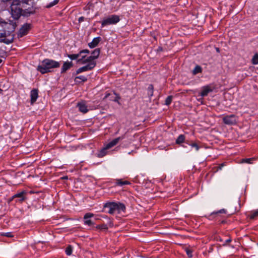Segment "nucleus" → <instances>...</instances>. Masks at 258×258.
<instances>
[{"mask_svg":"<svg viewBox=\"0 0 258 258\" xmlns=\"http://www.w3.org/2000/svg\"><path fill=\"white\" fill-rule=\"evenodd\" d=\"M0 25L4 28V32H0V42L6 44L13 42L14 39L15 27L13 24L0 20Z\"/></svg>","mask_w":258,"mask_h":258,"instance_id":"1","label":"nucleus"},{"mask_svg":"<svg viewBox=\"0 0 258 258\" xmlns=\"http://www.w3.org/2000/svg\"><path fill=\"white\" fill-rule=\"evenodd\" d=\"M60 67L59 62L53 59L45 58L42 60L41 64L38 66L37 70L42 74L51 72L52 70Z\"/></svg>","mask_w":258,"mask_h":258,"instance_id":"2","label":"nucleus"},{"mask_svg":"<svg viewBox=\"0 0 258 258\" xmlns=\"http://www.w3.org/2000/svg\"><path fill=\"white\" fill-rule=\"evenodd\" d=\"M104 208L108 209V213L110 214H114L115 212L120 213L124 211L125 207L124 204L119 202H108L104 204Z\"/></svg>","mask_w":258,"mask_h":258,"instance_id":"3","label":"nucleus"},{"mask_svg":"<svg viewBox=\"0 0 258 258\" xmlns=\"http://www.w3.org/2000/svg\"><path fill=\"white\" fill-rule=\"evenodd\" d=\"M124 138V136L119 137L112 140L105 145V146L101 149L96 154V156L99 158H102L107 154V150L115 146L120 140Z\"/></svg>","mask_w":258,"mask_h":258,"instance_id":"4","label":"nucleus"},{"mask_svg":"<svg viewBox=\"0 0 258 258\" xmlns=\"http://www.w3.org/2000/svg\"><path fill=\"white\" fill-rule=\"evenodd\" d=\"M21 2L19 0H14L11 6V13L14 19H18L21 15L22 9L20 7Z\"/></svg>","mask_w":258,"mask_h":258,"instance_id":"5","label":"nucleus"},{"mask_svg":"<svg viewBox=\"0 0 258 258\" xmlns=\"http://www.w3.org/2000/svg\"><path fill=\"white\" fill-rule=\"evenodd\" d=\"M100 53V49L96 48L92 52V55L87 57L86 58H85L86 56H82L81 58L78 59L77 61L82 64L86 63L87 61H96L95 59L99 57Z\"/></svg>","mask_w":258,"mask_h":258,"instance_id":"6","label":"nucleus"},{"mask_svg":"<svg viewBox=\"0 0 258 258\" xmlns=\"http://www.w3.org/2000/svg\"><path fill=\"white\" fill-rule=\"evenodd\" d=\"M120 21L119 17L116 15H112L103 19L101 22V27L107 25H114Z\"/></svg>","mask_w":258,"mask_h":258,"instance_id":"7","label":"nucleus"},{"mask_svg":"<svg viewBox=\"0 0 258 258\" xmlns=\"http://www.w3.org/2000/svg\"><path fill=\"white\" fill-rule=\"evenodd\" d=\"M86 65L77 70L76 74H80L84 72L92 70L96 66V61H87Z\"/></svg>","mask_w":258,"mask_h":258,"instance_id":"8","label":"nucleus"},{"mask_svg":"<svg viewBox=\"0 0 258 258\" xmlns=\"http://www.w3.org/2000/svg\"><path fill=\"white\" fill-rule=\"evenodd\" d=\"M26 195L27 192L25 190H23L13 195V198H16L15 203H22L27 199Z\"/></svg>","mask_w":258,"mask_h":258,"instance_id":"9","label":"nucleus"},{"mask_svg":"<svg viewBox=\"0 0 258 258\" xmlns=\"http://www.w3.org/2000/svg\"><path fill=\"white\" fill-rule=\"evenodd\" d=\"M237 119V117L235 115L231 114L224 116L223 118V121L226 124L233 125L236 123Z\"/></svg>","mask_w":258,"mask_h":258,"instance_id":"10","label":"nucleus"},{"mask_svg":"<svg viewBox=\"0 0 258 258\" xmlns=\"http://www.w3.org/2000/svg\"><path fill=\"white\" fill-rule=\"evenodd\" d=\"M201 89L202 90L199 95L202 97H204L207 96L209 93L212 92L214 90V87L210 85H208L202 87Z\"/></svg>","mask_w":258,"mask_h":258,"instance_id":"11","label":"nucleus"},{"mask_svg":"<svg viewBox=\"0 0 258 258\" xmlns=\"http://www.w3.org/2000/svg\"><path fill=\"white\" fill-rule=\"evenodd\" d=\"M226 211L225 209H223L220 210L218 211L213 212V213H212L208 216V219L209 220L215 219L216 220H217L219 219L220 214H226Z\"/></svg>","mask_w":258,"mask_h":258,"instance_id":"12","label":"nucleus"},{"mask_svg":"<svg viewBox=\"0 0 258 258\" xmlns=\"http://www.w3.org/2000/svg\"><path fill=\"white\" fill-rule=\"evenodd\" d=\"M30 29V24L26 23V24L23 25L19 30L18 36L19 37H22L24 36V35H26L28 33Z\"/></svg>","mask_w":258,"mask_h":258,"instance_id":"13","label":"nucleus"},{"mask_svg":"<svg viewBox=\"0 0 258 258\" xmlns=\"http://www.w3.org/2000/svg\"><path fill=\"white\" fill-rule=\"evenodd\" d=\"M94 216V214L91 213H87L84 216V223L85 225L92 226L94 225V223L89 219Z\"/></svg>","mask_w":258,"mask_h":258,"instance_id":"14","label":"nucleus"},{"mask_svg":"<svg viewBox=\"0 0 258 258\" xmlns=\"http://www.w3.org/2000/svg\"><path fill=\"white\" fill-rule=\"evenodd\" d=\"M77 107L79 108V111L83 113H86L88 111V107L86 102L84 101L78 102L77 103Z\"/></svg>","mask_w":258,"mask_h":258,"instance_id":"15","label":"nucleus"},{"mask_svg":"<svg viewBox=\"0 0 258 258\" xmlns=\"http://www.w3.org/2000/svg\"><path fill=\"white\" fill-rule=\"evenodd\" d=\"M31 104H33L36 101L38 97V90L37 89H33L30 92Z\"/></svg>","mask_w":258,"mask_h":258,"instance_id":"16","label":"nucleus"},{"mask_svg":"<svg viewBox=\"0 0 258 258\" xmlns=\"http://www.w3.org/2000/svg\"><path fill=\"white\" fill-rule=\"evenodd\" d=\"M73 64L72 61H66L63 63L61 69V73H63L66 72L67 70L70 69L71 67H72Z\"/></svg>","mask_w":258,"mask_h":258,"instance_id":"17","label":"nucleus"},{"mask_svg":"<svg viewBox=\"0 0 258 258\" xmlns=\"http://www.w3.org/2000/svg\"><path fill=\"white\" fill-rule=\"evenodd\" d=\"M131 183L127 180H123L122 179L115 180V186H122L125 185H130Z\"/></svg>","mask_w":258,"mask_h":258,"instance_id":"18","label":"nucleus"},{"mask_svg":"<svg viewBox=\"0 0 258 258\" xmlns=\"http://www.w3.org/2000/svg\"><path fill=\"white\" fill-rule=\"evenodd\" d=\"M101 38L100 37L94 38L91 42L88 43V46L91 48H94L97 46Z\"/></svg>","mask_w":258,"mask_h":258,"instance_id":"19","label":"nucleus"},{"mask_svg":"<svg viewBox=\"0 0 258 258\" xmlns=\"http://www.w3.org/2000/svg\"><path fill=\"white\" fill-rule=\"evenodd\" d=\"M186 143L188 144L191 148H195L196 151H198L201 148V146L199 145V143H200V142L199 141L195 142L192 141L190 143L187 141Z\"/></svg>","mask_w":258,"mask_h":258,"instance_id":"20","label":"nucleus"},{"mask_svg":"<svg viewBox=\"0 0 258 258\" xmlns=\"http://www.w3.org/2000/svg\"><path fill=\"white\" fill-rule=\"evenodd\" d=\"M75 82L77 83H84L87 81V78L84 76H79L75 78Z\"/></svg>","mask_w":258,"mask_h":258,"instance_id":"21","label":"nucleus"},{"mask_svg":"<svg viewBox=\"0 0 258 258\" xmlns=\"http://www.w3.org/2000/svg\"><path fill=\"white\" fill-rule=\"evenodd\" d=\"M185 137L183 135H180L177 139L176 140V144L177 145H180L185 142Z\"/></svg>","mask_w":258,"mask_h":258,"instance_id":"22","label":"nucleus"},{"mask_svg":"<svg viewBox=\"0 0 258 258\" xmlns=\"http://www.w3.org/2000/svg\"><path fill=\"white\" fill-rule=\"evenodd\" d=\"M256 159V158H245L241 159L240 163H247V164H252V162Z\"/></svg>","mask_w":258,"mask_h":258,"instance_id":"23","label":"nucleus"},{"mask_svg":"<svg viewBox=\"0 0 258 258\" xmlns=\"http://www.w3.org/2000/svg\"><path fill=\"white\" fill-rule=\"evenodd\" d=\"M257 216H258V210L251 211L248 215V217L250 219H253L257 217Z\"/></svg>","mask_w":258,"mask_h":258,"instance_id":"24","label":"nucleus"},{"mask_svg":"<svg viewBox=\"0 0 258 258\" xmlns=\"http://www.w3.org/2000/svg\"><path fill=\"white\" fill-rule=\"evenodd\" d=\"M154 86L152 84H150L148 88V95L149 97H151L153 95Z\"/></svg>","mask_w":258,"mask_h":258,"instance_id":"25","label":"nucleus"},{"mask_svg":"<svg viewBox=\"0 0 258 258\" xmlns=\"http://www.w3.org/2000/svg\"><path fill=\"white\" fill-rule=\"evenodd\" d=\"M202 72V69L201 67L199 65H197L192 71V74L194 75H196L198 73H201Z\"/></svg>","mask_w":258,"mask_h":258,"instance_id":"26","label":"nucleus"},{"mask_svg":"<svg viewBox=\"0 0 258 258\" xmlns=\"http://www.w3.org/2000/svg\"><path fill=\"white\" fill-rule=\"evenodd\" d=\"M67 56L72 60H76L80 56V53L68 54Z\"/></svg>","mask_w":258,"mask_h":258,"instance_id":"27","label":"nucleus"},{"mask_svg":"<svg viewBox=\"0 0 258 258\" xmlns=\"http://www.w3.org/2000/svg\"><path fill=\"white\" fill-rule=\"evenodd\" d=\"M95 228L96 229H99V230H107L108 229V226H107V225L106 224H100V225H97L95 227Z\"/></svg>","mask_w":258,"mask_h":258,"instance_id":"28","label":"nucleus"},{"mask_svg":"<svg viewBox=\"0 0 258 258\" xmlns=\"http://www.w3.org/2000/svg\"><path fill=\"white\" fill-rule=\"evenodd\" d=\"M73 251V247L71 245H68L66 248V253L68 255H70L72 254Z\"/></svg>","mask_w":258,"mask_h":258,"instance_id":"29","label":"nucleus"},{"mask_svg":"<svg viewBox=\"0 0 258 258\" xmlns=\"http://www.w3.org/2000/svg\"><path fill=\"white\" fill-rule=\"evenodd\" d=\"M59 2V0H54L53 1L49 3L48 4H47L46 6V8H50L52 7L53 6L56 5Z\"/></svg>","mask_w":258,"mask_h":258,"instance_id":"30","label":"nucleus"},{"mask_svg":"<svg viewBox=\"0 0 258 258\" xmlns=\"http://www.w3.org/2000/svg\"><path fill=\"white\" fill-rule=\"evenodd\" d=\"M252 63L253 64H258V54H255L251 60Z\"/></svg>","mask_w":258,"mask_h":258,"instance_id":"31","label":"nucleus"},{"mask_svg":"<svg viewBox=\"0 0 258 258\" xmlns=\"http://www.w3.org/2000/svg\"><path fill=\"white\" fill-rule=\"evenodd\" d=\"M172 96H168L166 100H165V104L166 105H169L171 104V102H172Z\"/></svg>","mask_w":258,"mask_h":258,"instance_id":"32","label":"nucleus"},{"mask_svg":"<svg viewBox=\"0 0 258 258\" xmlns=\"http://www.w3.org/2000/svg\"><path fill=\"white\" fill-rule=\"evenodd\" d=\"M186 253L189 257H192V250L188 248H186L185 249Z\"/></svg>","mask_w":258,"mask_h":258,"instance_id":"33","label":"nucleus"},{"mask_svg":"<svg viewBox=\"0 0 258 258\" xmlns=\"http://www.w3.org/2000/svg\"><path fill=\"white\" fill-rule=\"evenodd\" d=\"M2 235L8 237H13V234L12 232H6V233H3L2 234Z\"/></svg>","mask_w":258,"mask_h":258,"instance_id":"34","label":"nucleus"},{"mask_svg":"<svg viewBox=\"0 0 258 258\" xmlns=\"http://www.w3.org/2000/svg\"><path fill=\"white\" fill-rule=\"evenodd\" d=\"M89 53L90 51L88 49H83L79 52V53H80V56L82 53L89 54Z\"/></svg>","mask_w":258,"mask_h":258,"instance_id":"35","label":"nucleus"},{"mask_svg":"<svg viewBox=\"0 0 258 258\" xmlns=\"http://www.w3.org/2000/svg\"><path fill=\"white\" fill-rule=\"evenodd\" d=\"M109 222L108 223V224L109 225V226L111 227L113 226V223L110 220V219H109Z\"/></svg>","mask_w":258,"mask_h":258,"instance_id":"36","label":"nucleus"},{"mask_svg":"<svg viewBox=\"0 0 258 258\" xmlns=\"http://www.w3.org/2000/svg\"><path fill=\"white\" fill-rule=\"evenodd\" d=\"M15 199L16 198H13V196L11 198L9 199V202H12L14 200H15Z\"/></svg>","mask_w":258,"mask_h":258,"instance_id":"37","label":"nucleus"},{"mask_svg":"<svg viewBox=\"0 0 258 258\" xmlns=\"http://www.w3.org/2000/svg\"><path fill=\"white\" fill-rule=\"evenodd\" d=\"M84 21V17H81L79 19V22H81Z\"/></svg>","mask_w":258,"mask_h":258,"instance_id":"38","label":"nucleus"},{"mask_svg":"<svg viewBox=\"0 0 258 258\" xmlns=\"http://www.w3.org/2000/svg\"><path fill=\"white\" fill-rule=\"evenodd\" d=\"M224 166V164L223 163L221 164L219 166V169H221L222 167Z\"/></svg>","mask_w":258,"mask_h":258,"instance_id":"39","label":"nucleus"},{"mask_svg":"<svg viewBox=\"0 0 258 258\" xmlns=\"http://www.w3.org/2000/svg\"><path fill=\"white\" fill-rule=\"evenodd\" d=\"M231 238H229V239H227V240H226V243L230 242H231Z\"/></svg>","mask_w":258,"mask_h":258,"instance_id":"40","label":"nucleus"},{"mask_svg":"<svg viewBox=\"0 0 258 258\" xmlns=\"http://www.w3.org/2000/svg\"><path fill=\"white\" fill-rule=\"evenodd\" d=\"M102 218H107V216H106V215H103V216H101Z\"/></svg>","mask_w":258,"mask_h":258,"instance_id":"41","label":"nucleus"},{"mask_svg":"<svg viewBox=\"0 0 258 258\" xmlns=\"http://www.w3.org/2000/svg\"><path fill=\"white\" fill-rule=\"evenodd\" d=\"M3 92V90L0 88V94Z\"/></svg>","mask_w":258,"mask_h":258,"instance_id":"42","label":"nucleus"},{"mask_svg":"<svg viewBox=\"0 0 258 258\" xmlns=\"http://www.w3.org/2000/svg\"><path fill=\"white\" fill-rule=\"evenodd\" d=\"M109 95V94H107L105 95V98H107L108 97V96Z\"/></svg>","mask_w":258,"mask_h":258,"instance_id":"43","label":"nucleus"},{"mask_svg":"<svg viewBox=\"0 0 258 258\" xmlns=\"http://www.w3.org/2000/svg\"><path fill=\"white\" fill-rule=\"evenodd\" d=\"M182 146L184 148H185L186 147V146H184V145H182Z\"/></svg>","mask_w":258,"mask_h":258,"instance_id":"44","label":"nucleus"},{"mask_svg":"<svg viewBox=\"0 0 258 258\" xmlns=\"http://www.w3.org/2000/svg\"><path fill=\"white\" fill-rule=\"evenodd\" d=\"M2 62V60L0 59V63Z\"/></svg>","mask_w":258,"mask_h":258,"instance_id":"45","label":"nucleus"}]
</instances>
